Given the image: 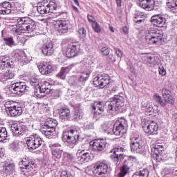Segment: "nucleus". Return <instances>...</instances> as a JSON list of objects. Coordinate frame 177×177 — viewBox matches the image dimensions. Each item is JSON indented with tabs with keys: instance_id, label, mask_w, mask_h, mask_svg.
<instances>
[{
	"instance_id": "obj_19",
	"label": "nucleus",
	"mask_w": 177,
	"mask_h": 177,
	"mask_svg": "<svg viewBox=\"0 0 177 177\" xmlns=\"http://www.w3.org/2000/svg\"><path fill=\"white\" fill-rule=\"evenodd\" d=\"M162 95L165 99L166 106L167 104H174V103H175V98L174 97V95H172L171 91L167 88H163L162 90Z\"/></svg>"
},
{
	"instance_id": "obj_16",
	"label": "nucleus",
	"mask_w": 177,
	"mask_h": 177,
	"mask_svg": "<svg viewBox=\"0 0 177 177\" xmlns=\"http://www.w3.org/2000/svg\"><path fill=\"white\" fill-rule=\"evenodd\" d=\"M90 145L94 151H103L106 149L107 142L104 140H95L91 141Z\"/></svg>"
},
{
	"instance_id": "obj_50",
	"label": "nucleus",
	"mask_w": 177,
	"mask_h": 177,
	"mask_svg": "<svg viewBox=\"0 0 177 177\" xmlns=\"http://www.w3.org/2000/svg\"><path fill=\"white\" fill-rule=\"evenodd\" d=\"M41 86H44V88H43V93L46 95L50 93V84H49V83L43 84Z\"/></svg>"
},
{
	"instance_id": "obj_57",
	"label": "nucleus",
	"mask_w": 177,
	"mask_h": 177,
	"mask_svg": "<svg viewBox=\"0 0 177 177\" xmlns=\"http://www.w3.org/2000/svg\"><path fill=\"white\" fill-rule=\"evenodd\" d=\"M26 53L24 51H19V53H15V57L17 60H24V55Z\"/></svg>"
},
{
	"instance_id": "obj_7",
	"label": "nucleus",
	"mask_w": 177,
	"mask_h": 177,
	"mask_svg": "<svg viewBox=\"0 0 177 177\" xmlns=\"http://www.w3.org/2000/svg\"><path fill=\"white\" fill-rule=\"evenodd\" d=\"M81 69L80 71H82L81 75L78 77V79L75 78L74 76H71L68 80V84L71 86H73V88H80V86H82L84 84V81H86L88 78H89V75H91V73L88 71H82Z\"/></svg>"
},
{
	"instance_id": "obj_12",
	"label": "nucleus",
	"mask_w": 177,
	"mask_h": 177,
	"mask_svg": "<svg viewBox=\"0 0 177 177\" xmlns=\"http://www.w3.org/2000/svg\"><path fill=\"white\" fill-rule=\"evenodd\" d=\"M128 127L127 120L124 118H120L115 122L113 126V132L116 136H122L125 132V128Z\"/></svg>"
},
{
	"instance_id": "obj_17",
	"label": "nucleus",
	"mask_w": 177,
	"mask_h": 177,
	"mask_svg": "<svg viewBox=\"0 0 177 177\" xmlns=\"http://www.w3.org/2000/svg\"><path fill=\"white\" fill-rule=\"evenodd\" d=\"M50 147L51 149L53 158H54L55 161H59V160L62 158V154L63 153V150L60 149V145L53 144L50 145Z\"/></svg>"
},
{
	"instance_id": "obj_32",
	"label": "nucleus",
	"mask_w": 177,
	"mask_h": 177,
	"mask_svg": "<svg viewBox=\"0 0 177 177\" xmlns=\"http://www.w3.org/2000/svg\"><path fill=\"white\" fill-rule=\"evenodd\" d=\"M60 120H67L70 121V109L67 108H61L59 111Z\"/></svg>"
},
{
	"instance_id": "obj_11",
	"label": "nucleus",
	"mask_w": 177,
	"mask_h": 177,
	"mask_svg": "<svg viewBox=\"0 0 177 177\" xmlns=\"http://www.w3.org/2000/svg\"><path fill=\"white\" fill-rule=\"evenodd\" d=\"M110 76L106 73H100L97 75L93 80V84L97 88L102 89L110 84Z\"/></svg>"
},
{
	"instance_id": "obj_62",
	"label": "nucleus",
	"mask_w": 177,
	"mask_h": 177,
	"mask_svg": "<svg viewBox=\"0 0 177 177\" xmlns=\"http://www.w3.org/2000/svg\"><path fill=\"white\" fill-rule=\"evenodd\" d=\"M101 52L104 56H109L110 55V50L106 47H102Z\"/></svg>"
},
{
	"instance_id": "obj_37",
	"label": "nucleus",
	"mask_w": 177,
	"mask_h": 177,
	"mask_svg": "<svg viewBox=\"0 0 177 177\" xmlns=\"http://www.w3.org/2000/svg\"><path fill=\"white\" fill-rule=\"evenodd\" d=\"M81 119H82V112L79 110H75L73 114L70 116V121H73L74 122H77Z\"/></svg>"
},
{
	"instance_id": "obj_2",
	"label": "nucleus",
	"mask_w": 177,
	"mask_h": 177,
	"mask_svg": "<svg viewBox=\"0 0 177 177\" xmlns=\"http://www.w3.org/2000/svg\"><path fill=\"white\" fill-rule=\"evenodd\" d=\"M125 100L124 97L120 95H115L110 99V101L106 103V111L109 114H114L115 111L120 110L121 107H124Z\"/></svg>"
},
{
	"instance_id": "obj_40",
	"label": "nucleus",
	"mask_w": 177,
	"mask_h": 177,
	"mask_svg": "<svg viewBox=\"0 0 177 177\" xmlns=\"http://www.w3.org/2000/svg\"><path fill=\"white\" fill-rule=\"evenodd\" d=\"M15 67V63L12 59H8L3 62L2 65H0V70H3L4 68H13Z\"/></svg>"
},
{
	"instance_id": "obj_44",
	"label": "nucleus",
	"mask_w": 177,
	"mask_h": 177,
	"mask_svg": "<svg viewBox=\"0 0 177 177\" xmlns=\"http://www.w3.org/2000/svg\"><path fill=\"white\" fill-rule=\"evenodd\" d=\"M35 29V24L32 20L30 19L29 22H26V32H32Z\"/></svg>"
},
{
	"instance_id": "obj_48",
	"label": "nucleus",
	"mask_w": 177,
	"mask_h": 177,
	"mask_svg": "<svg viewBox=\"0 0 177 177\" xmlns=\"http://www.w3.org/2000/svg\"><path fill=\"white\" fill-rule=\"evenodd\" d=\"M30 84L32 86H37L39 85V78L38 77H32L30 80Z\"/></svg>"
},
{
	"instance_id": "obj_63",
	"label": "nucleus",
	"mask_w": 177,
	"mask_h": 177,
	"mask_svg": "<svg viewBox=\"0 0 177 177\" xmlns=\"http://www.w3.org/2000/svg\"><path fill=\"white\" fill-rule=\"evenodd\" d=\"M158 71H159L160 75L164 76L165 75V74H167V71L165 70V68L162 67V66H159Z\"/></svg>"
},
{
	"instance_id": "obj_34",
	"label": "nucleus",
	"mask_w": 177,
	"mask_h": 177,
	"mask_svg": "<svg viewBox=\"0 0 177 177\" xmlns=\"http://www.w3.org/2000/svg\"><path fill=\"white\" fill-rule=\"evenodd\" d=\"M129 165L128 163V160H125L123 163V165L122 166L120 169V172L118 174V177H124L128 172H129Z\"/></svg>"
},
{
	"instance_id": "obj_35",
	"label": "nucleus",
	"mask_w": 177,
	"mask_h": 177,
	"mask_svg": "<svg viewBox=\"0 0 177 177\" xmlns=\"http://www.w3.org/2000/svg\"><path fill=\"white\" fill-rule=\"evenodd\" d=\"M2 168V172L9 175L10 174H13V171H15V165L10 163H5L3 165Z\"/></svg>"
},
{
	"instance_id": "obj_14",
	"label": "nucleus",
	"mask_w": 177,
	"mask_h": 177,
	"mask_svg": "<svg viewBox=\"0 0 177 177\" xmlns=\"http://www.w3.org/2000/svg\"><path fill=\"white\" fill-rule=\"evenodd\" d=\"M26 89H27L26 83L22 82L14 83L10 88V92L13 95H21L23 92H26Z\"/></svg>"
},
{
	"instance_id": "obj_54",
	"label": "nucleus",
	"mask_w": 177,
	"mask_h": 177,
	"mask_svg": "<svg viewBox=\"0 0 177 177\" xmlns=\"http://www.w3.org/2000/svg\"><path fill=\"white\" fill-rule=\"evenodd\" d=\"M92 28L95 32H100L102 31V28H100V25L97 22H94L92 24Z\"/></svg>"
},
{
	"instance_id": "obj_20",
	"label": "nucleus",
	"mask_w": 177,
	"mask_h": 177,
	"mask_svg": "<svg viewBox=\"0 0 177 177\" xmlns=\"http://www.w3.org/2000/svg\"><path fill=\"white\" fill-rule=\"evenodd\" d=\"M145 132L149 135H158V123L155 121L151 122L145 129Z\"/></svg>"
},
{
	"instance_id": "obj_60",
	"label": "nucleus",
	"mask_w": 177,
	"mask_h": 177,
	"mask_svg": "<svg viewBox=\"0 0 177 177\" xmlns=\"http://www.w3.org/2000/svg\"><path fill=\"white\" fill-rule=\"evenodd\" d=\"M78 33L81 38H85V37H86V30L84 28H80L78 30Z\"/></svg>"
},
{
	"instance_id": "obj_36",
	"label": "nucleus",
	"mask_w": 177,
	"mask_h": 177,
	"mask_svg": "<svg viewBox=\"0 0 177 177\" xmlns=\"http://www.w3.org/2000/svg\"><path fill=\"white\" fill-rule=\"evenodd\" d=\"M46 2H48V0H44L41 3L43 5L37 7V10L39 15H47V13H49L48 7L45 4Z\"/></svg>"
},
{
	"instance_id": "obj_51",
	"label": "nucleus",
	"mask_w": 177,
	"mask_h": 177,
	"mask_svg": "<svg viewBox=\"0 0 177 177\" xmlns=\"http://www.w3.org/2000/svg\"><path fill=\"white\" fill-rule=\"evenodd\" d=\"M17 105V104L13 101H8L5 104V107L6 109L7 112L10 111V107H13V106Z\"/></svg>"
},
{
	"instance_id": "obj_3",
	"label": "nucleus",
	"mask_w": 177,
	"mask_h": 177,
	"mask_svg": "<svg viewBox=\"0 0 177 177\" xmlns=\"http://www.w3.org/2000/svg\"><path fill=\"white\" fill-rule=\"evenodd\" d=\"M164 33L162 30H157V29H150L147 32V35L145 36V39L147 44L149 45H156V44H160L161 42V39H162V37Z\"/></svg>"
},
{
	"instance_id": "obj_39",
	"label": "nucleus",
	"mask_w": 177,
	"mask_h": 177,
	"mask_svg": "<svg viewBox=\"0 0 177 177\" xmlns=\"http://www.w3.org/2000/svg\"><path fill=\"white\" fill-rule=\"evenodd\" d=\"M47 6V9L48 13H53V10H56L57 8V4H56V0H53L49 2V3L46 5Z\"/></svg>"
},
{
	"instance_id": "obj_9",
	"label": "nucleus",
	"mask_w": 177,
	"mask_h": 177,
	"mask_svg": "<svg viewBox=\"0 0 177 177\" xmlns=\"http://www.w3.org/2000/svg\"><path fill=\"white\" fill-rule=\"evenodd\" d=\"M109 171V165L106 162H98L95 164L93 174L94 176L104 177Z\"/></svg>"
},
{
	"instance_id": "obj_21",
	"label": "nucleus",
	"mask_w": 177,
	"mask_h": 177,
	"mask_svg": "<svg viewBox=\"0 0 177 177\" xmlns=\"http://www.w3.org/2000/svg\"><path fill=\"white\" fill-rule=\"evenodd\" d=\"M151 21L155 27H164L165 25V18L161 17L160 15H156L151 17Z\"/></svg>"
},
{
	"instance_id": "obj_13",
	"label": "nucleus",
	"mask_w": 177,
	"mask_h": 177,
	"mask_svg": "<svg viewBox=\"0 0 177 177\" xmlns=\"http://www.w3.org/2000/svg\"><path fill=\"white\" fill-rule=\"evenodd\" d=\"M19 164L21 165L20 169L22 172H25L26 170L28 171V172H30L32 171V169H35L37 168V165L27 157L23 158Z\"/></svg>"
},
{
	"instance_id": "obj_27",
	"label": "nucleus",
	"mask_w": 177,
	"mask_h": 177,
	"mask_svg": "<svg viewBox=\"0 0 177 177\" xmlns=\"http://www.w3.org/2000/svg\"><path fill=\"white\" fill-rule=\"evenodd\" d=\"M12 13V4L10 2H3L0 6V15H10Z\"/></svg>"
},
{
	"instance_id": "obj_10",
	"label": "nucleus",
	"mask_w": 177,
	"mask_h": 177,
	"mask_svg": "<svg viewBox=\"0 0 177 177\" xmlns=\"http://www.w3.org/2000/svg\"><path fill=\"white\" fill-rule=\"evenodd\" d=\"M151 156L156 161H162L165 158V151L164 147L160 144H156L151 147Z\"/></svg>"
},
{
	"instance_id": "obj_4",
	"label": "nucleus",
	"mask_w": 177,
	"mask_h": 177,
	"mask_svg": "<svg viewBox=\"0 0 177 177\" xmlns=\"http://www.w3.org/2000/svg\"><path fill=\"white\" fill-rule=\"evenodd\" d=\"M56 127H57V120L48 119L44 122V125L41 126L40 131L43 135L46 136V138H50V136L55 135V132H56Z\"/></svg>"
},
{
	"instance_id": "obj_29",
	"label": "nucleus",
	"mask_w": 177,
	"mask_h": 177,
	"mask_svg": "<svg viewBox=\"0 0 177 177\" xmlns=\"http://www.w3.org/2000/svg\"><path fill=\"white\" fill-rule=\"evenodd\" d=\"M39 71L43 75L50 74L52 73V66L48 62H44L42 65L39 66Z\"/></svg>"
},
{
	"instance_id": "obj_22",
	"label": "nucleus",
	"mask_w": 177,
	"mask_h": 177,
	"mask_svg": "<svg viewBox=\"0 0 177 177\" xmlns=\"http://www.w3.org/2000/svg\"><path fill=\"white\" fill-rule=\"evenodd\" d=\"M54 52H55V48L53 46V43L52 42L46 43L41 47V53L44 56H52Z\"/></svg>"
},
{
	"instance_id": "obj_46",
	"label": "nucleus",
	"mask_w": 177,
	"mask_h": 177,
	"mask_svg": "<svg viewBox=\"0 0 177 177\" xmlns=\"http://www.w3.org/2000/svg\"><path fill=\"white\" fill-rule=\"evenodd\" d=\"M154 100H156V102H157V103L160 104L162 107H165V106H167V102H165V101L162 100V98H161V96L158 95H156L154 97Z\"/></svg>"
},
{
	"instance_id": "obj_52",
	"label": "nucleus",
	"mask_w": 177,
	"mask_h": 177,
	"mask_svg": "<svg viewBox=\"0 0 177 177\" xmlns=\"http://www.w3.org/2000/svg\"><path fill=\"white\" fill-rule=\"evenodd\" d=\"M19 31L21 34H24L27 32V24H22L21 25H18Z\"/></svg>"
},
{
	"instance_id": "obj_47",
	"label": "nucleus",
	"mask_w": 177,
	"mask_h": 177,
	"mask_svg": "<svg viewBox=\"0 0 177 177\" xmlns=\"http://www.w3.org/2000/svg\"><path fill=\"white\" fill-rule=\"evenodd\" d=\"M17 21L18 23V26H20L21 24H26L27 23H29L30 21H31V19L28 17H21V18H18L17 19Z\"/></svg>"
},
{
	"instance_id": "obj_61",
	"label": "nucleus",
	"mask_w": 177,
	"mask_h": 177,
	"mask_svg": "<svg viewBox=\"0 0 177 177\" xmlns=\"http://www.w3.org/2000/svg\"><path fill=\"white\" fill-rule=\"evenodd\" d=\"M51 96L53 99H59V97H60V91L59 90L54 91L52 93Z\"/></svg>"
},
{
	"instance_id": "obj_5",
	"label": "nucleus",
	"mask_w": 177,
	"mask_h": 177,
	"mask_svg": "<svg viewBox=\"0 0 177 177\" xmlns=\"http://www.w3.org/2000/svg\"><path fill=\"white\" fill-rule=\"evenodd\" d=\"M88 66H89V64H88L85 61H83L79 64H73L70 66L62 67L59 73L57 75V77H58V78H61V80H65L66 74H67L73 67L77 68V71H81V70H86L88 68Z\"/></svg>"
},
{
	"instance_id": "obj_53",
	"label": "nucleus",
	"mask_w": 177,
	"mask_h": 177,
	"mask_svg": "<svg viewBox=\"0 0 177 177\" xmlns=\"http://www.w3.org/2000/svg\"><path fill=\"white\" fill-rule=\"evenodd\" d=\"M102 129L104 132H106V133L111 132V128H110V124L108 122L103 123L102 124Z\"/></svg>"
},
{
	"instance_id": "obj_24",
	"label": "nucleus",
	"mask_w": 177,
	"mask_h": 177,
	"mask_svg": "<svg viewBox=\"0 0 177 177\" xmlns=\"http://www.w3.org/2000/svg\"><path fill=\"white\" fill-rule=\"evenodd\" d=\"M22 113L23 109H21V106H20L19 104L10 107V111L8 112L10 117H20Z\"/></svg>"
},
{
	"instance_id": "obj_49",
	"label": "nucleus",
	"mask_w": 177,
	"mask_h": 177,
	"mask_svg": "<svg viewBox=\"0 0 177 177\" xmlns=\"http://www.w3.org/2000/svg\"><path fill=\"white\" fill-rule=\"evenodd\" d=\"M167 5L170 9H177V0H169Z\"/></svg>"
},
{
	"instance_id": "obj_59",
	"label": "nucleus",
	"mask_w": 177,
	"mask_h": 177,
	"mask_svg": "<svg viewBox=\"0 0 177 177\" xmlns=\"http://www.w3.org/2000/svg\"><path fill=\"white\" fill-rule=\"evenodd\" d=\"M11 31L15 35H20V30H19V25L13 26Z\"/></svg>"
},
{
	"instance_id": "obj_1",
	"label": "nucleus",
	"mask_w": 177,
	"mask_h": 177,
	"mask_svg": "<svg viewBox=\"0 0 177 177\" xmlns=\"http://www.w3.org/2000/svg\"><path fill=\"white\" fill-rule=\"evenodd\" d=\"M79 139L80 132L75 129H70L65 131L62 136L63 142L70 149H74L77 146Z\"/></svg>"
},
{
	"instance_id": "obj_55",
	"label": "nucleus",
	"mask_w": 177,
	"mask_h": 177,
	"mask_svg": "<svg viewBox=\"0 0 177 177\" xmlns=\"http://www.w3.org/2000/svg\"><path fill=\"white\" fill-rule=\"evenodd\" d=\"M86 151H91L89 148L86 147V145H82L81 148L77 150V155L86 153Z\"/></svg>"
},
{
	"instance_id": "obj_58",
	"label": "nucleus",
	"mask_w": 177,
	"mask_h": 177,
	"mask_svg": "<svg viewBox=\"0 0 177 177\" xmlns=\"http://www.w3.org/2000/svg\"><path fill=\"white\" fill-rule=\"evenodd\" d=\"M63 157H64V160H66L67 161H71L74 158V156H73V154H71L67 152H64Z\"/></svg>"
},
{
	"instance_id": "obj_31",
	"label": "nucleus",
	"mask_w": 177,
	"mask_h": 177,
	"mask_svg": "<svg viewBox=\"0 0 177 177\" xmlns=\"http://www.w3.org/2000/svg\"><path fill=\"white\" fill-rule=\"evenodd\" d=\"M142 61L146 64H158V57L145 55L142 57Z\"/></svg>"
},
{
	"instance_id": "obj_42",
	"label": "nucleus",
	"mask_w": 177,
	"mask_h": 177,
	"mask_svg": "<svg viewBox=\"0 0 177 177\" xmlns=\"http://www.w3.org/2000/svg\"><path fill=\"white\" fill-rule=\"evenodd\" d=\"M8 138V131L6 128L0 127V142H3Z\"/></svg>"
},
{
	"instance_id": "obj_28",
	"label": "nucleus",
	"mask_w": 177,
	"mask_h": 177,
	"mask_svg": "<svg viewBox=\"0 0 177 177\" xmlns=\"http://www.w3.org/2000/svg\"><path fill=\"white\" fill-rule=\"evenodd\" d=\"M113 154L110 156L111 160L113 162H115L116 165H120L121 162L124 160V158H125V155L124 153H118L117 152H112Z\"/></svg>"
},
{
	"instance_id": "obj_38",
	"label": "nucleus",
	"mask_w": 177,
	"mask_h": 177,
	"mask_svg": "<svg viewBox=\"0 0 177 177\" xmlns=\"http://www.w3.org/2000/svg\"><path fill=\"white\" fill-rule=\"evenodd\" d=\"M149 169H144L134 173L132 177H149Z\"/></svg>"
},
{
	"instance_id": "obj_8",
	"label": "nucleus",
	"mask_w": 177,
	"mask_h": 177,
	"mask_svg": "<svg viewBox=\"0 0 177 177\" xmlns=\"http://www.w3.org/2000/svg\"><path fill=\"white\" fill-rule=\"evenodd\" d=\"M42 139L37 134L31 135L26 139V145L30 151H34L42 146Z\"/></svg>"
},
{
	"instance_id": "obj_18",
	"label": "nucleus",
	"mask_w": 177,
	"mask_h": 177,
	"mask_svg": "<svg viewBox=\"0 0 177 177\" xmlns=\"http://www.w3.org/2000/svg\"><path fill=\"white\" fill-rule=\"evenodd\" d=\"M78 53H80V45L77 44H71L68 47L66 56L69 59H71V57H75Z\"/></svg>"
},
{
	"instance_id": "obj_33",
	"label": "nucleus",
	"mask_w": 177,
	"mask_h": 177,
	"mask_svg": "<svg viewBox=\"0 0 177 177\" xmlns=\"http://www.w3.org/2000/svg\"><path fill=\"white\" fill-rule=\"evenodd\" d=\"M146 19V15L145 13L141 12L140 11H136L134 14V21L137 23V24H140L143 23Z\"/></svg>"
},
{
	"instance_id": "obj_6",
	"label": "nucleus",
	"mask_w": 177,
	"mask_h": 177,
	"mask_svg": "<svg viewBox=\"0 0 177 177\" xmlns=\"http://www.w3.org/2000/svg\"><path fill=\"white\" fill-rule=\"evenodd\" d=\"M130 147L133 153L142 154V153L145 151V142H143L142 138L139 136L131 137Z\"/></svg>"
},
{
	"instance_id": "obj_45",
	"label": "nucleus",
	"mask_w": 177,
	"mask_h": 177,
	"mask_svg": "<svg viewBox=\"0 0 177 177\" xmlns=\"http://www.w3.org/2000/svg\"><path fill=\"white\" fill-rule=\"evenodd\" d=\"M19 129H20V132H21V127H19L17 124L14 123L11 124V131L16 135L21 133L19 132Z\"/></svg>"
},
{
	"instance_id": "obj_41",
	"label": "nucleus",
	"mask_w": 177,
	"mask_h": 177,
	"mask_svg": "<svg viewBox=\"0 0 177 177\" xmlns=\"http://www.w3.org/2000/svg\"><path fill=\"white\" fill-rule=\"evenodd\" d=\"M44 88H45V86H36L35 88V95L37 97H42V96H45V94L42 95V93H44Z\"/></svg>"
},
{
	"instance_id": "obj_26",
	"label": "nucleus",
	"mask_w": 177,
	"mask_h": 177,
	"mask_svg": "<svg viewBox=\"0 0 177 177\" xmlns=\"http://www.w3.org/2000/svg\"><path fill=\"white\" fill-rule=\"evenodd\" d=\"M139 6L142 9H145V10H152L153 8H154V0H139Z\"/></svg>"
},
{
	"instance_id": "obj_15",
	"label": "nucleus",
	"mask_w": 177,
	"mask_h": 177,
	"mask_svg": "<svg viewBox=\"0 0 177 177\" xmlns=\"http://www.w3.org/2000/svg\"><path fill=\"white\" fill-rule=\"evenodd\" d=\"M54 26L59 35L68 32V22H67L66 21H54Z\"/></svg>"
},
{
	"instance_id": "obj_30",
	"label": "nucleus",
	"mask_w": 177,
	"mask_h": 177,
	"mask_svg": "<svg viewBox=\"0 0 177 177\" xmlns=\"http://www.w3.org/2000/svg\"><path fill=\"white\" fill-rule=\"evenodd\" d=\"M95 114L96 115H100L104 111V102H95L94 106H93Z\"/></svg>"
},
{
	"instance_id": "obj_64",
	"label": "nucleus",
	"mask_w": 177,
	"mask_h": 177,
	"mask_svg": "<svg viewBox=\"0 0 177 177\" xmlns=\"http://www.w3.org/2000/svg\"><path fill=\"white\" fill-rule=\"evenodd\" d=\"M60 177H73L70 172H67L66 171H64L61 173Z\"/></svg>"
},
{
	"instance_id": "obj_25",
	"label": "nucleus",
	"mask_w": 177,
	"mask_h": 177,
	"mask_svg": "<svg viewBox=\"0 0 177 177\" xmlns=\"http://www.w3.org/2000/svg\"><path fill=\"white\" fill-rule=\"evenodd\" d=\"M91 158V151H86V152H84L83 153H79L77 157V160L80 164H82V162H89Z\"/></svg>"
},
{
	"instance_id": "obj_43",
	"label": "nucleus",
	"mask_w": 177,
	"mask_h": 177,
	"mask_svg": "<svg viewBox=\"0 0 177 177\" xmlns=\"http://www.w3.org/2000/svg\"><path fill=\"white\" fill-rule=\"evenodd\" d=\"M3 42L6 45L10 46V48H13V46H16V42H15L13 37L3 38Z\"/></svg>"
},
{
	"instance_id": "obj_23",
	"label": "nucleus",
	"mask_w": 177,
	"mask_h": 177,
	"mask_svg": "<svg viewBox=\"0 0 177 177\" xmlns=\"http://www.w3.org/2000/svg\"><path fill=\"white\" fill-rule=\"evenodd\" d=\"M15 75H16L15 71L9 69L4 73H0V81L1 82H5L8 81V80H13Z\"/></svg>"
},
{
	"instance_id": "obj_56",
	"label": "nucleus",
	"mask_w": 177,
	"mask_h": 177,
	"mask_svg": "<svg viewBox=\"0 0 177 177\" xmlns=\"http://www.w3.org/2000/svg\"><path fill=\"white\" fill-rule=\"evenodd\" d=\"M125 151V149L122 147H118L113 148L111 151V153H118L119 154H122Z\"/></svg>"
}]
</instances>
